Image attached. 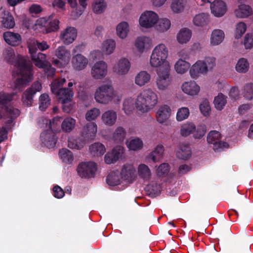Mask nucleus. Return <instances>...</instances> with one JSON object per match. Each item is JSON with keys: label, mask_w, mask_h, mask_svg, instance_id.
Returning <instances> with one entry per match:
<instances>
[{"label": "nucleus", "mask_w": 253, "mask_h": 253, "mask_svg": "<svg viewBox=\"0 0 253 253\" xmlns=\"http://www.w3.org/2000/svg\"><path fill=\"white\" fill-rule=\"evenodd\" d=\"M191 37V30L187 28H183L181 29L177 34L176 40L180 44H185L190 41Z\"/></svg>", "instance_id": "nucleus-38"}, {"label": "nucleus", "mask_w": 253, "mask_h": 253, "mask_svg": "<svg viewBox=\"0 0 253 253\" xmlns=\"http://www.w3.org/2000/svg\"><path fill=\"white\" fill-rule=\"evenodd\" d=\"M190 115V110L188 107H182L177 110L176 120L177 122H182L187 119Z\"/></svg>", "instance_id": "nucleus-55"}, {"label": "nucleus", "mask_w": 253, "mask_h": 253, "mask_svg": "<svg viewBox=\"0 0 253 253\" xmlns=\"http://www.w3.org/2000/svg\"><path fill=\"white\" fill-rule=\"evenodd\" d=\"M89 152L93 157H101L105 153L106 148L103 144L95 142L89 146Z\"/></svg>", "instance_id": "nucleus-45"}, {"label": "nucleus", "mask_w": 253, "mask_h": 253, "mask_svg": "<svg viewBox=\"0 0 253 253\" xmlns=\"http://www.w3.org/2000/svg\"><path fill=\"white\" fill-rule=\"evenodd\" d=\"M227 103V96L222 93H219L214 97L213 104L215 108L218 110L223 109Z\"/></svg>", "instance_id": "nucleus-53"}, {"label": "nucleus", "mask_w": 253, "mask_h": 253, "mask_svg": "<svg viewBox=\"0 0 253 253\" xmlns=\"http://www.w3.org/2000/svg\"><path fill=\"white\" fill-rule=\"evenodd\" d=\"M32 60L34 64L38 67L42 68L48 63L46 60V56L45 54L39 52L30 53Z\"/></svg>", "instance_id": "nucleus-42"}, {"label": "nucleus", "mask_w": 253, "mask_h": 253, "mask_svg": "<svg viewBox=\"0 0 253 253\" xmlns=\"http://www.w3.org/2000/svg\"><path fill=\"white\" fill-rule=\"evenodd\" d=\"M65 82V79H58L55 80L50 85L51 91L56 95L58 100L62 104L71 102L74 95L71 89L62 87Z\"/></svg>", "instance_id": "nucleus-6"}, {"label": "nucleus", "mask_w": 253, "mask_h": 253, "mask_svg": "<svg viewBox=\"0 0 253 253\" xmlns=\"http://www.w3.org/2000/svg\"><path fill=\"white\" fill-rule=\"evenodd\" d=\"M130 32L129 24L126 21H122L116 27V34L120 39H126Z\"/></svg>", "instance_id": "nucleus-32"}, {"label": "nucleus", "mask_w": 253, "mask_h": 253, "mask_svg": "<svg viewBox=\"0 0 253 253\" xmlns=\"http://www.w3.org/2000/svg\"><path fill=\"white\" fill-rule=\"evenodd\" d=\"M55 56L58 58L53 61V64L59 67L66 65L71 59V52L64 45L58 46L54 52Z\"/></svg>", "instance_id": "nucleus-14"}, {"label": "nucleus", "mask_w": 253, "mask_h": 253, "mask_svg": "<svg viewBox=\"0 0 253 253\" xmlns=\"http://www.w3.org/2000/svg\"><path fill=\"white\" fill-rule=\"evenodd\" d=\"M120 173L122 180L128 183L132 182L135 179L137 174L134 166L129 163L123 166Z\"/></svg>", "instance_id": "nucleus-20"}, {"label": "nucleus", "mask_w": 253, "mask_h": 253, "mask_svg": "<svg viewBox=\"0 0 253 253\" xmlns=\"http://www.w3.org/2000/svg\"><path fill=\"white\" fill-rule=\"evenodd\" d=\"M190 63L182 59H179L174 65V70L176 73L180 75H183L186 73L189 69L190 70Z\"/></svg>", "instance_id": "nucleus-41"}, {"label": "nucleus", "mask_w": 253, "mask_h": 253, "mask_svg": "<svg viewBox=\"0 0 253 253\" xmlns=\"http://www.w3.org/2000/svg\"><path fill=\"white\" fill-rule=\"evenodd\" d=\"M151 80V76L146 71H141L137 73L134 79L135 84L139 87H142L148 84Z\"/></svg>", "instance_id": "nucleus-29"}, {"label": "nucleus", "mask_w": 253, "mask_h": 253, "mask_svg": "<svg viewBox=\"0 0 253 253\" xmlns=\"http://www.w3.org/2000/svg\"><path fill=\"white\" fill-rule=\"evenodd\" d=\"M242 94L247 100H251L253 99V83H248L244 85Z\"/></svg>", "instance_id": "nucleus-57"}, {"label": "nucleus", "mask_w": 253, "mask_h": 253, "mask_svg": "<svg viewBox=\"0 0 253 253\" xmlns=\"http://www.w3.org/2000/svg\"><path fill=\"white\" fill-rule=\"evenodd\" d=\"M13 94L0 92V104L5 111L4 118L7 124L12 122L13 119L19 115V111L13 106L9 105L12 100Z\"/></svg>", "instance_id": "nucleus-8"}, {"label": "nucleus", "mask_w": 253, "mask_h": 253, "mask_svg": "<svg viewBox=\"0 0 253 253\" xmlns=\"http://www.w3.org/2000/svg\"><path fill=\"white\" fill-rule=\"evenodd\" d=\"M101 120L104 125L112 126L117 122V113L113 110H107L102 113Z\"/></svg>", "instance_id": "nucleus-28"}, {"label": "nucleus", "mask_w": 253, "mask_h": 253, "mask_svg": "<svg viewBox=\"0 0 253 253\" xmlns=\"http://www.w3.org/2000/svg\"><path fill=\"white\" fill-rule=\"evenodd\" d=\"M50 104V99L49 96L47 94H42L40 98V109L44 111Z\"/></svg>", "instance_id": "nucleus-62"}, {"label": "nucleus", "mask_w": 253, "mask_h": 253, "mask_svg": "<svg viewBox=\"0 0 253 253\" xmlns=\"http://www.w3.org/2000/svg\"><path fill=\"white\" fill-rule=\"evenodd\" d=\"M96 170V165L92 162L81 163L79 165L77 169L78 175L84 178L94 177Z\"/></svg>", "instance_id": "nucleus-15"}, {"label": "nucleus", "mask_w": 253, "mask_h": 253, "mask_svg": "<svg viewBox=\"0 0 253 253\" xmlns=\"http://www.w3.org/2000/svg\"><path fill=\"white\" fill-rule=\"evenodd\" d=\"M247 25L244 22H240L236 25L235 31V38L239 39L242 37L243 35L247 30Z\"/></svg>", "instance_id": "nucleus-60"}, {"label": "nucleus", "mask_w": 253, "mask_h": 253, "mask_svg": "<svg viewBox=\"0 0 253 253\" xmlns=\"http://www.w3.org/2000/svg\"><path fill=\"white\" fill-rule=\"evenodd\" d=\"M76 124L75 119L71 117L66 118L62 123V129L65 132H70L75 128Z\"/></svg>", "instance_id": "nucleus-51"}, {"label": "nucleus", "mask_w": 253, "mask_h": 253, "mask_svg": "<svg viewBox=\"0 0 253 253\" xmlns=\"http://www.w3.org/2000/svg\"><path fill=\"white\" fill-rule=\"evenodd\" d=\"M100 115V109L93 108L88 110L85 115V118L87 121L95 120Z\"/></svg>", "instance_id": "nucleus-59"}, {"label": "nucleus", "mask_w": 253, "mask_h": 253, "mask_svg": "<svg viewBox=\"0 0 253 253\" xmlns=\"http://www.w3.org/2000/svg\"><path fill=\"white\" fill-rule=\"evenodd\" d=\"M124 152V148L118 145L115 147L110 151H108L104 156V161L107 164L115 163L122 156Z\"/></svg>", "instance_id": "nucleus-21"}, {"label": "nucleus", "mask_w": 253, "mask_h": 253, "mask_svg": "<svg viewBox=\"0 0 253 253\" xmlns=\"http://www.w3.org/2000/svg\"><path fill=\"white\" fill-rule=\"evenodd\" d=\"M107 6L104 0H94L92 4V9L94 13L100 14L106 10Z\"/></svg>", "instance_id": "nucleus-49"}, {"label": "nucleus", "mask_w": 253, "mask_h": 253, "mask_svg": "<svg viewBox=\"0 0 253 253\" xmlns=\"http://www.w3.org/2000/svg\"><path fill=\"white\" fill-rule=\"evenodd\" d=\"M169 49L164 43L157 44L152 50L149 59V64L152 68H162L165 66L171 68L170 63L168 61Z\"/></svg>", "instance_id": "nucleus-4"}, {"label": "nucleus", "mask_w": 253, "mask_h": 253, "mask_svg": "<svg viewBox=\"0 0 253 253\" xmlns=\"http://www.w3.org/2000/svg\"><path fill=\"white\" fill-rule=\"evenodd\" d=\"M198 4L204 5L210 3L211 13L216 17L223 16L227 11V5L221 0H195Z\"/></svg>", "instance_id": "nucleus-10"}, {"label": "nucleus", "mask_w": 253, "mask_h": 253, "mask_svg": "<svg viewBox=\"0 0 253 253\" xmlns=\"http://www.w3.org/2000/svg\"><path fill=\"white\" fill-rule=\"evenodd\" d=\"M28 47L30 53L36 52L38 49L41 51L48 49L49 46L46 42H38L35 39L30 40L28 42Z\"/></svg>", "instance_id": "nucleus-36"}, {"label": "nucleus", "mask_w": 253, "mask_h": 253, "mask_svg": "<svg viewBox=\"0 0 253 253\" xmlns=\"http://www.w3.org/2000/svg\"><path fill=\"white\" fill-rule=\"evenodd\" d=\"M152 45L151 39L146 36L138 37L134 42V46L140 54L146 52L151 48Z\"/></svg>", "instance_id": "nucleus-19"}, {"label": "nucleus", "mask_w": 253, "mask_h": 253, "mask_svg": "<svg viewBox=\"0 0 253 253\" xmlns=\"http://www.w3.org/2000/svg\"><path fill=\"white\" fill-rule=\"evenodd\" d=\"M59 20L56 19L50 21L48 20L46 32L50 33L59 29Z\"/></svg>", "instance_id": "nucleus-64"}, {"label": "nucleus", "mask_w": 253, "mask_h": 253, "mask_svg": "<svg viewBox=\"0 0 253 253\" xmlns=\"http://www.w3.org/2000/svg\"><path fill=\"white\" fill-rule=\"evenodd\" d=\"M171 114V109L167 105L161 106L156 113L157 121L162 125H166Z\"/></svg>", "instance_id": "nucleus-23"}, {"label": "nucleus", "mask_w": 253, "mask_h": 253, "mask_svg": "<svg viewBox=\"0 0 253 253\" xmlns=\"http://www.w3.org/2000/svg\"><path fill=\"white\" fill-rule=\"evenodd\" d=\"M59 155L62 161L66 164H71L74 160L72 153L68 149H62L59 151Z\"/></svg>", "instance_id": "nucleus-54"}, {"label": "nucleus", "mask_w": 253, "mask_h": 253, "mask_svg": "<svg viewBox=\"0 0 253 253\" xmlns=\"http://www.w3.org/2000/svg\"><path fill=\"white\" fill-rule=\"evenodd\" d=\"M3 37L4 41L11 46H17L21 42V36L16 33L7 31L3 33Z\"/></svg>", "instance_id": "nucleus-31"}, {"label": "nucleus", "mask_w": 253, "mask_h": 253, "mask_svg": "<svg viewBox=\"0 0 253 253\" xmlns=\"http://www.w3.org/2000/svg\"><path fill=\"white\" fill-rule=\"evenodd\" d=\"M193 24L197 27H204L210 22V15L208 13H200L195 15L193 18Z\"/></svg>", "instance_id": "nucleus-33"}, {"label": "nucleus", "mask_w": 253, "mask_h": 253, "mask_svg": "<svg viewBox=\"0 0 253 253\" xmlns=\"http://www.w3.org/2000/svg\"><path fill=\"white\" fill-rule=\"evenodd\" d=\"M126 145L129 149L136 151L143 147V143L142 140L138 137H131L126 141Z\"/></svg>", "instance_id": "nucleus-47"}, {"label": "nucleus", "mask_w": 253, "mask_h": 253, "mask_svg": "<svg viewBox=\"0 0 253 253\" xmlns=\"http://www.w3.org/2000/svg\"><path fill=\"white\" fill-rule=\"evenodd\" d=\"M2 25L6 28H12L15 25L13 17L9 12H5L2 17Z\"/></svg>", "instance_id": "nucleus-56"}, {"label": "nucleus", "mask_w": 253, "mask_h": 253, "mask_svg": "<svg viewBox=\"0 0 253 253\" xmlns=\"http://www.w3.org/2000/svg\"><path fill=\"white\" fill-rule=\"evenodd\" d=\"M4 60L16 67V76L15 86L16 88L26 86L32 80L31 70L32 65L30 61L18 54L13 49L6 48L3 52Z\"/></svg>", "instance_id": "nucleus-1"}, {"label": "nucleus", "mask_w": 253, "mask_h": 253, "mask_svg": "<svg viewBox=\"0 0 253 253\" xmlns=\"http://www.w3.org/2000/svg\"><path fill=\"white\" fill-rule=\"evenodd\" d=\"M108 65L104 60L95 62L90 68V76L95 80H101L105 78L108 75Z\"/></svg>", "instance_id": "nucleus-12"}, {"label": "nucleus", "mask_w": 253, "mask_h": 253, "mask_svg": "<svg viewBox=\"0 0 253 253\" xmlns=\"http://www.w3.org/2000/svg\"><path fill=\"white\" fill-rule=\"evenodd\" d=\"M88 63V59L81 54H77L72 58V67L76 71L83 70L87 67Z\"/></svg>", "instance_id": "nucleus-27"}, {"label": "nucleus", "mask_w": 253, "mask_h": 253, "mask_svg": "<svg viewBox=\"0 0 253 253\" xmlns=\"http://www.w3.org/2000/svg\"><path fill=\"white\" fill-rule=\"evenodd\" d=\"M68 3L71 7L75 8L71 13V15L74 18H77L81 16L87 5V1L88 0H79L80 7H77V0H67Z\"/></svg>", "instance_id": "nucleus-25"}, {"label": "nucleus", "mask_w": 253, "mask_h": 253, "mask_svg": "<svg viewBox=\"0 0 253 253\" xmlns=\"http://www.w3.org/2000/svg\"><path fill=\"white\" fill-rule=\"evenodd\" d=\"M180 88L183 93L192 96L198 95L201 89L200 85L194 81L184 82Z\"/></svg>", "instance_id": "nucleus-22"}, {"label": "nucleus", "mask_w": 253, "mask_h": 253, "mask_svg": "<svg viewBox=\"0 0 253 253\" xmlns=\"http://www.w3.org/2000/svg\"><path fill=\"white\" fill-rule=\"evenodd\" d=\"M244 44L246 49H251L253 47V33L246 34L244 39Z\"/></svg>", "instance_id": "nucleus-63"}, {"label": "nucleus", "mask_w": 253, "mask_h": 253, "mask_svg": "<svg viewBox=\"0 0 253 253\" xmlns=\"http://www.w3.org/2000/svg\"><path fill=\"white\" fill-rule=\"evenodd\" d=\"M176 156L182 160H187L191 156V150L189 145L185 144H181L178 147L176 152Z\"/></svg>", "instance_id": "nucleus-40"}, {"label": "nucleus", "mask_w": 253, "mask_h": 253, "mask_svg": "<svg viewBox=\"0 0 253 253\" xmlns=\"http://www.w3.org/2000/svg\"><path fill=\"white\" fill-rule=\"evenodd\" d=\"M137 174L144 180H149L152 176V172L148 166L141 164L137 167Z\"/></svg>", "instance_id": "nucleus-46"}, {"label": "nucleus", "mask_w": 253, "mask_h": 253, "mask_svg": "<svg viewBox=\"0 0 253 253\" xmlns=\"http://www.w3.org/2000/svg\"><path fill=\"white\" fill-rule=\"evenodd\" d=\"M77 37L76 29L73 27L68 26L60 32L59 38L64 44L68 45L72 43Z\"/></svg>", "instance_id": "nucleus-17"}, {"label": "nucleus", "mask_w": 253, "mask_h": 253, "mask_svg": "<svg viewBox=\"0 0 253 253\" xmlns=\"http://www.w3.org/2000/svg\"><path fill=\"white\" fill-rule=\"evenodd\" d=\"M42 142L49 148H53L57 141V137L51 129L42 132L41 135Z\"/></svg>", "instance_id": "nucleus-26"}, {"label": "nucleus", "mask_w": 253, "mask_h": 253, "mask_svg": "<svg viewBox=\"0 0 253 253\" xmlns=\"http://www.w3.org/2000/svg\"><path fill=\"white\" fill-rule=\"evenodd\" d=\"M165 148L162 144H158L154 150L147 156L148 160H151L153 162H157L162 158Z\"/></svg>", "instance_id": "nucleus-39"}, {"label": "nucleus", "mask_w": 253, "mask_h": 253, "mask_svg": "<svg viewBox=\"0 0 253 253\" xmlns=\"http://www.w3.org/2000/svg\"><path fill=\"white\" fill-rule=\"evenodd\" d=\"M199 108L201 113L205 117H208L210 116L211 109L209 101L207 99L203 100L199 105Z\"/></svg>", "instance_id": "nucleus-61"}, {"label": "nucleus", "mask_w": 253, "mask_h": 253, "mask_svg": "<svg viewBox=\"0 0 253 253\" xmlns=\"http://www.w3.org/2000/svg\"><path fill=\"white\" fill-rule=\"evenodd\" d=\"M131 67L130 60L126 57H122L115 63L112 68V72L117 77H123L127 75Z\"/></svg>", "instance_id": "nucleus-13"}, {"label": "nucleus", "mask_w": 253, "mask_h": 253, "mask_svg": "<svg viewBox=\"0 0 253 253\" xmlns=\"http://www.w3.org/2000/svg\"><path fill=\"white\" fill-rule=\"evenodd\" d=\"M159 102L157 93L150 88L143 89L135 101L132 98L124 100L122 109L126 115H131L134 110V103L137 109L141 113H147L153 109Z\"/></svg>", "instance_id": "nucleus-2"}, {"label": "nucleus", "mask_w": 253, "mask_h": 253, "mask_svg": "<svg viewBox=\"0 0 253 253\" xmlns=\"http://www.w3.org/2000/svg\"><path fill=\"white\" fill-rule=\"evenodd\" d=\"M225 39L224 31L219 29L213 30L210 38V46L211 47L217 46L223 42Z\"/></svg>", "instance_id": "nucleus-24"}, {"label": "nucleus", "mask_w": 253, "mask_h": 253, "mask_svg": "<svg viewBox=\"0 0 253 253\" xmlns=\"http://www.w3.org/2000/svg\"><path fill=\"white\" fill-rule=\"evenodd\" d=\"M216 65V58L213 56H207L203 59L197 60L190 67L189 75L194 79L201 75H206L211 71Z\"/></svg>", "instance_id": "nucleus-5"}, {"label": "nucleus", "mask_w": 253, "mask_h": 253, "mask_svg": "<svg viewBox=\"0 0 253 253\" xmlns=\"http://www.w3.org/2000/svg\"><path fill=\"white\" fill-rule=\"evenodd\" d=\"M188 7V0H171L170 9L174 14H181Z\"/></svg>", "instance_id": "nucleus-30"}, {"label": "nucleus", "mask_w": 253, "mask_h": 253, "mask_svg": "<svg viewBox=\"0 0 253 253\" xmlns=\"http://www.w3.org/2000/svg\"><path fill=\"white\" fill-rule=\"evenodd\" d=\"M126 134L125 129L122 126H118L115 129L113 134L112 139L116 143L122 142L125 139Z\"/></svg>", "instance_id": "nucleus-50"}, {"label": "nucleus", "mask_w": 253, "mask_h": 253, "mask_svg": "<svg viewBox=\"0 0 253 253\" xmlns=\"http://www.w3.org/2000/svg\"><path fill=\"white\" fill-rule=\"evenodd\" d=\"M97 131V126L94 122L87 123L83 129V135L86 138L92 139L94 138Z\"/></svg>", "instance_id": "nucleus-37"}, {"label": "nucleus", "mask_w": 253, "mask_h": 253, "mask_svg": "<svg viewBox=\"0 0 253 253\" xmlns=\"http://www.w3.org/2000/svg\"><path fill=\"white\" fill-rule=\"evenodd\" d=\"M161 187L155 182H151L145 187L147 194L151 197L157 196L161 191Z\"/></svg>", "instance_id": "nucleus-52"}, {"label": "nucleus", "mask_w": 253, "mask_h": 253, "mask_svg": "<svg viewBox=\"0 0 253 253\" xmlns=\"http://www.w3.org/2000/svg\"><path fill=\"white\" fill-rule=\"evenodd\" d=\"M235 16L239 18H246L253 14V9L248 5L241 4L234 11Z\"/></svg>", "instance_id": "nucleus-35"}, {"label": "nucleus", "mask_w": 253, "mask_h": 253, "mask_svg": "<svg viewBox=\"0 0 253 253\" xmlns=\"http://www.w3.org/2000/svg\"><path fill=\"white\" fill-rule=\"evenodd\" d=\"M159 16L158 13L152 10L144 11L138 19L140 27L146 30L154 28L159 21Z\"/></svg>", "instance_id": "nucleus-11"}, {"label": "nucleus", "mask_w": 253, "mask_h": 253, "mask_svg": "<svg viewBox=\"0 0 253 253\" xmlns=\"http://www.w3.org/2000/svg\"><path fill=\"white\" fill-rule=\"evenodd\" d=\"M206 132L205 126H196L195 124L192 122L187 121L183 123L180 129L181 136L187 137L192 134L195 139H200L203 137Z\"/></svg>", "instance_id": "nucleus-9"}, {"label": "nucleus", "mask_w": 253, "mask_h": 253, "mask_svg": "<svg viewBox=\"0 0 253 253\" xmlns=\"http://www.w3.org/2000/svg\"><path fill=\"white\" fill-rule=\"evenodd\" d=\"M171 68L165 66L158 68L156 71V78L155 81L157 89L161 91H166L169 88L172 80L170 76Z\"/></svg>", "instance_id": "nucleus-7"}, {"label": "nucleus", "mask_w": 253, "mask_h": 253, "mask_svg": "<svg viewBox=\"0 0 253 253\" xmlns=\"http://www.w3.org/2000/svg\"><path fill=\"white\" fill-rule=\"evenodd\" d=\"M42 89V84L39 82L34 83L32 85L27 89L22 96L23 103L27 106L32 105L33 102V96L37 92L40 91Z\"/></svg>", "instance_id": "nucleus-18"}, {"label": "nucleus", "mask_w": 253, "mask_h": 253, "mask_svg": "<svg viewBox=\"0 0 253 253\" xmlns=\"http://www.w3.org/2000/svg\"><path fill=\"white\" fill-rule=\"evenodd\" d=\"M94 97L96 102L102 105H107L112 101L119 102L122 98L111 83L99 85L95 89Z\"/></svg>", "instance_id": "nucleus-3"}, {"label": "nucleus", "mask_w": 253, "mask_h": 253, "mask_svg": "<svg viewBox=\"0 0 253 253\" xmlns=\"http://www.w3.org/2000/svg\"><path fill=\"white\" fill-rule=\"evenodd\" d=\"M207 142L212 147L214 150L217 151L220 149L228 147L227 143L221 140L220 133L216 130L211 131L207 136Z\"/></svg>", "instance_id": "nucleus-16"}, {"label": "nucleus", "mask_w": 253, "mask_h": 253, "mask_svg": "<svg viewBox=\"0 0 253 253\" xmlns=\"http://www.w3.org/2000/svg\"><path fill=\"white\" fill-rule=\"evenodd\" d=\"M250 69V63L248 59L241 57L237 61L235 66V71L239 74H245L247 73Z\"/></svg>", "instance_id": "nucleus-43"}, {"label": "nucleus", "mask_w": 253, "mask_h": 253, "mask_svg": "<svg viewBox=\"0 0 253 253\" xmlns=\"http://www.w3.org/2000/svg\"><path fill=\"white\" fill-rule=\"evenodd\" d=\"M116 48V42L113 39H108L103 41L101 44L100 49L103 53L109 55L113 54Z\"/></svg>", "instance_id": "nucleus-34"}, {"label": "nucleus", "mask_w": 253, "mask_h": 253, "mask_svg": "<svg viewBox=\"0 0 253 253\" xmlns=\"http://www.w3.org/2000/svg\"><path fill=\"white\" fill-rule=\"evenodd\" d=\"M122 180H123L121 178V173L119 171L111 172L106 179L107 183L110 186L119 185L121 183Z\"/></svg>", "instance_id": "nucleus-48"}, {"label": "nucleus", "mask_w": 253, "mask_h": 253, "mask_svg": "<svg viewBox=\"0 0 253 253\" xmlns=\"http://www.w3.org/2000/svg\"><path fill=\"white\" fill-rule=\"evenodd\" d=\"M171 25V21L168 18L159 17V21L154 27L158 33H165L170 29Z\"/></svg>", "instance_id": "nucleus-44"}, {"label": "nucleus", "mask_w": 253, "mask_h": 253, "mask_svg": "<svg viewBox=\"0 0 253 253\" xmlns=\"http://www.w3.org/2000/svg\"><path fill=\"white\" fill-rule=\"evenodd\" d=\"M84 144V141L79 138L70 137L68 140V146L71 149H80Z\"/></svg>", "instance_id": "nucleus-58"}]
</instances>
